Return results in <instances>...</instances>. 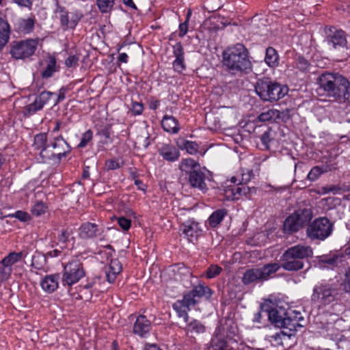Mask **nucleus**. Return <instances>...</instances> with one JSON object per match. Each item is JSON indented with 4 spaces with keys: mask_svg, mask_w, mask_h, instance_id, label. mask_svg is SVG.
I'll list each match as a JSON object with an SVG mask.
<instances>
[{
    "mask_svg": "<svg viewBox=\"0 0 350 350\" xmlns=\"http://www.w3.org/2000/svg\"><path fill=\"white\" fill-rule=\"evenodd\" d=\"M317 82L320 88L334 100L342 103L347 100L350 83L342 75L325 72L318 77Z\"/></svg>",
    "mask_w": 350,
    "mask_h": 350,
    "instance_id": "f257e3e1",
    "label": "nucleus"
},
{
    "mask_svg": "<svg viewBox=\"0 0 350 350\" xmlns=\"http://www.w3.org/2000/svg\"><path fill=\"white\" fill-rule=\"evenodd\" d=\"M310 246L297 245L288 248L280 258V268L288 271H297L304 267V260L312 256Z\"/></svg>",
    "mask_w": 350,
    "mask_h": 350,
    "instance_id": "f03ea898",
    "label": "nucleus"
},
{
    "mask_svg": "<svg viewBox=\"0 0 350 350\" xmlns=\"http://www.w3.org/2000/svg\"><path fill=\"white\" fill-rule=\"evenodd\" d=\"M224 64L229 69L236 71L247 72L252 69L247 50L242 44L229 47L224 52Z\"/></svg>",
    "mask_w": 350,
    "mask_h": 350,
    "instance_id": "7ed1b4c3",
    "label": "nucleus"
},
{
    "mask_svg": "<svg viewBox=\"0 0 350 350\" xmlns=\"http://www.w3.org/2000/svg\"><path fill=\"white\" fill-rule=\"evenodd\" d=\"M255 91L262 100L273 102L283 98L288 93V88L269 79H261L256 83Z\"/></svg>",
    "mask_w": 350,
    "mask_h": 350,
    "instance_id": "20e7f679",
    "label": "nucleus"
},
{
    "mask_svg": "<svg viewBox=\"0 0 350 350\" xmlns=\"http://www.w3.org/2000/svg\"><path fill=\"white\" fill-rule=\"evenodd\" d=\"M338 295V288L334 284L327 282L316 284L311 295L312 302L319 307H323L334 302Z\"/></svg>",
    "mask_w": 350,
    "mask_h": 350,
    "instance_id": "39448f33",
    "label": "nucleus"
},
{
    "mask_svg": "<svg viewBox=\"0 0 350 350\" xmlns=\"http://www.w3.org/2000/svg\"><path fill=\"white\" fill-rule=\"evenodd\" d=\"M280 269L278 262L269 263L260 268L246 270L242 277V282L247 285L253 282L267 280L272 274Z\"/></svg>",
    "mask_w": 350,
    "mask_h": 350,
    "instance_id": "423d86ee",
    "label": "nucleus"
},
{
    "mask_svg": "<svg viewBox=\"0 0 350 350\" xmlns=\"http://www.w3.org/2000/svg\"><path fill=\"white\" fill-rule=\"evenodd\" d=\"M332 223L326 217H319L308 226L306 235L311 240L323 241L332 234Z\"/></svg>",
    "mask_w": 350,
    "mask_h": 350,
    "instance_id": "0eeeda50",
    "label": "nucleus"
},
{
    "mask_svg": "<svg viewBox=\"0 0 350 350\" xmlns=\"http://www.w3.org/2000/svg\"><path fill=\"white\" fill-rule=\"evenodd\" d=\"M234 334V332H231L228 326L219 325L210 342L206 345V349L208 350H232L228 344V340Z\"/></svg>",
    "mask_w": 350,
    "mask_h": 350,
    "instance_id": "6e6552de",
    "label": "nucleus"
},
{
    "mask_svg": "<svg viewBox=\"0 0 350 350\" xmlns=\"http://www.w3.org/2000/svg\"><path fill=\"white\" fill-rule=\"evenodd\" d=\"M70 150V148L66 140L59 136L55 137L49 144V148L43 150L42 159L43 162H46L57 157L59 161L62 157H65Z\"/></svg>",
    "mask_w": 350,
    "mask_h": 350,
    "instance_id": "1a4fd4ad",
    "label": "nucleus"
},
{
    "mask_svg": "<svg viewBox=\"0 0 350 350\" xmlns=\"http://www.w3.org/2000/svg\"><path fill=\"white\" fill-rule=\"evenodd\" d=\"M85 275L82 263L79 260H73L64 267L63 284L71 286L79 281Z\"/></svg>",
    "mask_w": 350,
    "mask_h": 350,
    "instance_id": "9d476101",
    "label": "nucleus"
},
{
    "mask_svg": "<svg viewBox=\"0 0 350 350\" xmlns=\"http://www.w3.org/2000/svg\"><path fill=\"white\" fill-rule=\"evenodd\" d=\"M37 46V40L15 41L11 44L10 53L15 59L27 58L34 53Z\"/></svg>",
    "mask_w": 350,
    "mask_h": 350,
    "instance_id": "9b49d317",
    "label": "nucleus"
},
{
    "mask_svg": "<svg viewBox=\"0 0 350 350\" xmlns=\"http://www.w3.org/2000/svg\"><path fill=\"white\" fill-rule=\"evenodd\" d=\"M325 31L326 42L332 49L336 51L347 49V40L345 31L334 27H326Z\"/></svg>",
    "mask_w": 350,
    "mask_h": 350,
    "instance_id": "f8f14e48",
    "label": "nucleus"
},
{
    "mask_svg": "<svg viewBox=\"0 0 350 350\" xmlns=\"http://www.w3.org/2000/svg\"><path fill=\"white\" fill-rule=\"evenodd\" d=\"M230 181L234 184L237 183V185L233 186H228L224 189L223 194L226 200H239L241 196L243 195H246L249 191L250 188L247 186L245 185L239 186L240 181L238 180L236 177H232Z\"/></svg>",
    "mask_w": 350,
    "mask_h": 350,
    "instance_id": "ddd939ff",
    "label": "nucleus"
},
{
    "mask_svg": "<svg viewBox=\"0 0 350 350\" xmlns=\"http://www.w3.org/2000/svg\"><path fill=\"white\" fill-rule=\"evenodd\" d=\"M188 182L193 188H196L202 192L207 191L205 183V174L200 170H193L188 174Z\"/></svg>",
    "mask_w": 350,
    "mask_h": 350,
    "instance_id": "4468645a",
    "label": "nucleus"
},
{
    "mask_svg": "<svg viewBox=\"0 0 350 350\" xmlns=\"http://www.w3.org/2000/svg\"><path fill=\"white\" fill-rule=\"evenodd\" d=\"M53 93L51 92H42L36 98L33 103L28 105L25 107V111L31 115L38 111L42 109L45 104L48 103Z\"/></svg>",
    "mask_w": 350,
    "mask_h": 350,
    "instance_id": "2eb2a0df",
    "label": "nucleus"
},
{
    "mask_svg": "<svg viewBox=\"0 0 350 350\" xmlns=\"http://www.w3.org/2000/svg\"><path fill=\"white\" fill-rule=\"evenodd\" d=\"M183 234L189 241H193L198 239L201 233L199 224L193 221H188L180 227Z\"/></svg>",
    "mask_w": 350,
    "mask_h": 350,
    "instance_id": "dca6fc26",
    "label": "nucleus"
},
{
    "mask_svg": "<svg viewBox=\"0 0 350 350\" xmlns=\"http://www.w3.org/2000/svg\"><path fill=\"white\" fill-rule=\"evenodd\" d=\"M81 17L82 14L77 12L68 13L63 10L60 12L61 24L66 28H74Z\"/></svg>",
    "mask_w": 350,
    "mask_h": 350,
    "instance_id": "f3484780",
    "label": "nucleus"
},
{
    "mask_svg": "<svg viewBox=\"0 0 350 350\" xmlns=\"http://www.w3.org/2000/svg\"><path fill=\"white\" fill-rule=\"evenodd\" d=\"M159 153L164 159L168 161H176L180 157L178 150L175 146L170 144H163L161 147L159 148Z\"/></svg>",
    "mask_w": 350,
    "mask_h": 350,
    "instance_id": "a211bd4d",
    "label": "nucleus"
},
{
    "mask_svg": "<svg viewBox=\"0 0 350 350\" xmlns=\"http://www.w3.org/2000/svg\"><path fill=\"white\" fill-rule=\"evenodd\" d=\"M122 270V265L118 260L113 259L111 260L109 265L105 268V272L107 280L109 283H113L118 273Z\"/></svg>",
    "mask_w": 350,
    "mask_h": 350,
    "instance_id": "6ab92c4d",
    "label": "nucleus"
},
{
    "mask_svg": "<svg viewBox=\"0 0 350 350\" xmlns=\"http://www.w3.org/2000/svg\"><path fill=\"white\" fill-rule=\"evenodd\" d=\"M59 274H52L46 275L41 281L40 285L42 288L47 293H53L55 291L59 285Z\"/></svg>",
    "mask_w": 350,
    "mask_h": 350,
    "instance_id": "aec40b11",
    "label": "nucleus"
},
{
    "mask_svg": "<svg viewBox=\"0 0 350 350\" xmlns=\"http://www.w3.org/2000/svg\"><path fill=\"white\" fill-rule=\"evenodd\" d=\"M293 214L297 217L303 226L308 223L313 217L312 207L310 205L299 207L298 209L295 210Z\"/></svg>",
    "mask_w": 350,
    "mask_h": 350,
    "instance_id": "412c9836",
    "label": "nucleus"
},
{
    "mask_svg": "<svg viewBox=\"0 0 350 350\" xmlns=\"http://www.w3.org/2000/svg\"><path fill=\"white\" fill-rule=\"evenodd\" d=\"M34 26V21L31 18H18L14 23V29L20 33H29Z\"/></svg>",
    "mask_w": 350,
    "mask_h": 350,
    "instance_id": "4be33fe9",
    "label": "nucleus"
},
{
    "mask_svg": "<svg viewBox=\"0 0 350 350\" xmlns=\"http://www.w3.org/2000/svg\"><path fill=\"white\" fill-rule=\"evenodd\" d=\"M150 329V323L144 316H139L134 325L133 332L140 336H143Z\"/></svg>",
    "mask_w": 350,
    "mask_h": 350,
    "instance_id": "5701e85b",
    "label": "nucleus"
},
{
    "mask_svg": "<svg viewBox=\"0 0 350 350\" xmlns=\"http://www.w3.org/2000/svg\"><path fill=\"white\" fill-rule=\"evenodd\" d=\"M161 124L163 129L168 133H177L180 130L178 120L172 116H164Z\"/></svg>",
    "mask_w": 350,
    "mask_h": 350,
    "instance_id": "b1692460",
    "label": "nucleus"
},
{
    "mask_svg": "<svg viewBox=\"0 0 350 350\" xmlns=\"http://www.w3.org/2000/svg\"><path fill=\"white\" fill-rule=\"evenodd\" d=\"M283 227L284 231L285 232L291 233L297 232L304 226L301 224L297 217H295V215L292 213L285 219Z\"/></svg>",
    "mask_w": 350,
    "mask_h": 350,
    "instance_id": "393cba45",
    "label": "nucleus"
},
{
    "mask_svg": "<svg viewBox=\"0 0 350 350\" xmlns=\"http://www.w3.org/2000/svg\"><path fill=\"white\" fill-rule=\"evenodd\" d=\"M28 254V252L25 250H23L20 252H10L8 256L3 258L1 263L2 265H7L10 267L18 262L23 258H25Z\"/></svg>",
    "mask_w": 350,
    "mask_h": 350,
    "instance_id": "a878e982",
    "label": "nucleus"
},
{
    "mask_svg": "<svg viewBox=\"0 0 350 350\" xmlns=\"http://www.w3.org/2000/svg\"><path fill=\"white\" fill-rule=\"evenodd\" d=\"M98 228L96 224L87 222L80 228L79 235L83 239L93 238L96 236Z\"/></svg>",
    "mask_w": 350,
    "mask_h": 350,
    "instance_id": "bb28decb",
    "label": "nucleus"
},
{
    "mask_svg": "<svg viewBox=\"0 0 350 350\" xmlns=\"http://www.w3.org/2000/svg\"><path fill=\"white\" fill-rule=\"evenodd\" d=\"M10 33L9 24L0 18V50L8 43Z\"/></svg>",
    "mask_w": 350,
    "mask_h": 350,
    "instance_id": "cd10ccee",
    "label": "nucleus"
},
{
    "mask_svg": "<svg viewBox=\"0 0 350 350\" xmlns=\"http://www.w3.org/2000/svg\"><path fill=\"white\" fill-rule=\"evenodd\" d=\"M297 326H300L298 321L292 319L288 313H286V317H282L280 324H278V327L288 329L290 332L296 331Z\"/></svg>",
    "mask_w": 350,
    "mask_h": 350,
    "instance_id": "c85d7f7f",
    "label": "nucleus"
},
{
    "mask_svg": "<svg viewBox=\"0 0 350 350\" xmlns=\"http://www.w3.org/2000/svg\"><path fill=\"white\" fill-rule=\"evenodd\" d=\"M265 62L271 68L276 67L279 64V56L275 49L268 47L266 50Z\"/></svg>",
    "mask_w": 350,
    "mask_h": 350,
    "instance_id": "c756f323",
    "label": "nucleus"
},
{
    "mask_svg": "<svg viewBox=\"0 0 350 350\" xmlns=\"http://www.w3.org/2000/svg\"><path fill=\"white\" fill-rule=\"evenodd\" d=\"M49 144L47 143V136L46 133H39L35 135L33 147L40 151V155L42 157L43 150L49 148Z\"/></svg>",
    "mask_w": 350,
    "mask_h": 350,
    "instance_id": "7c9ffc66",
    "label": "nucleus"
},
{
    "mask_svg": "<svg viewBox=\"0 0 350 350\" xmlns=\"http://www.w3.org/2000/svg\"><path fill=\"white\" fill-rule=\"evenodd\" d=\"M227 215V211L224 208L218 209L214 211L208 218V224L210 226L217 227Z\"/></svg>",
    "mask_w": 350,
    "mask_h": 350,
    "instance_id": "2f4dec72",
    "label": "nucleus"
},
{
    "mask_svg": "<svg viewBox=\"0 0 350 350\" xmlns=\"http://www.w3.org/2000/svg\"><path fill=\"white\" fill-rule=\"evenodd\" d=\"M333 168V167L328 165H325L322 167L315 166L312 167L308 173V178L311 181H314L320 176V175L331 171Z\"/></svg>",
    "mask_w": 350,
    "mask_h": 350,
    "instance_id": "473e14b6",
    "label": "nucleus"
},
{
    "mask_svg": "<svg viewBox=\"0 0 350 350\" xmlns=\"http://www.w3.org/2000/svg\"><path fill=\"white\" fill-rule=\"evenodd\" d=\"M173 308L176 310L178 317L183 318L185 323L188 322V311L190 310L189 307L183 304V302L177 301L173 304Z\"/></svg>",
    "mask_w": 350,
    "mask_h": 350,
    "instance_id": "72a5a7b5",
    "label": "nucleus"
},
{
    "mask_svg": "<svg viewBox=\"0 0 350 350\" xmlns=\"http://www.w3.org/2000/svg\"><path fill=\"white\" fill-rule=\"evenodd\" d=\"M185 330L187 332L202 334L205 332L206 327L201 322L195 319L187 324Z\"/></svg>",
    "mask_w": 350,
    "mask_h": 350,
    "instance_id": "f704fd0d",
    "label": "nucleus"
},
{
    "mask_svg": "<svg viewBox=\"0 0 350 350\" xmlns=\"http://www.w3.org/2000/svg\"><path fill=\"white\" fill-rule=\"evenodd\" d=\"M199 166L200 165L197 161L193 159L189 158L182 160L179 168L181 171L185 172L189 174L190 171L197 170L196 167Z\"/></svg>",
    "mask_w": 350,
    "mask_h": 350,
    "instance_id": "c9c22d12",
    "label": "nucleus"
},
{
    "mask_svg": "<svg viewBox=\"0 0 350 350\" xmlns=\"http://www.w3.org/2000/svg\"><path fill=\"white\" fill-rule=\"evenodd\" d=\"M99 11L103 14L110 13L115 5V0H96Z\"/></svg>",
    "mask_w": 350,
    "mask_h": 350,
    "instance_id": "e433bc0d",
    "label": "nucleus"
},
{
    "mask_svg": "<svg viewBox=\"0 0 350 350\" xmlns=\"http://www.w3.org/2000/svg\"><path fill=\"white\" fill-rule=\"evenodd\" d=\"M46 257L40 252H36L31 259V266L36 269H42L46 265Z\"/></svg>",
    "mask_w": 350,
    "mask_h": 350,
    "instance_id": "4c0bfd02",
    "label": "nucleus"
},
{
    "mask_svg": "<svg viewBox=\"0 0 350 350\" xmlns=\"http://www.w3.org/2000/svg\"><path fill=\"white\" fill-rule=\"evenodd\" d=\"M191 293L195 295L196 298H200L203 296H208L210 297L211 295V289L206 286L203 285H198L193 288L192 291H191Z\"/></svg>",
    "mask_w": 350,
    "mask_h": 350,
    "instance_id": "58836bf2",
    "label": "nucleus"
},
{
    "mask_svg": "<svg viewBox=\"0 0 350 350\" xmlns=\"http://www.w3.org/2000/svg\"><path fill=\"white\" fill-rule=\"evenodd\" d=\"M56 71V60L53 57H49L48 64L45 70L42 72V76L44 78H49Z\"/></svg>",
    "mask_w": 350,
    "mask_h": 350,
    "instance_id": "ea45409f",
    "label": "nucleus"
},
{
    "mask_svg": "<svg viewBox=\"0 0 350 350\" xmlns=\"http://www.w3.org/2000/svg\"><path fill=\"white\" fill-rule=\"evenodd\" d=\"M279 116V111L275 109H269L259 115L258 119L261 122H268L275 119Z\"/></svg>",
    "mask_w": 350,
    "mask_h": 350,
    "instance_id": "a19ab883",
    "label": "nucleus"
},
{
    "mask_svg": "<svg viewBox=\"0 0 350 350\" xmlns=\"http://www.w3.org/2000/svg\"><path fill=\"white\" fill-rule=\"evenodd\" d=\"M180 147L190 154L196 153L198 149V145L196 142L189 141H184Z\"/></svg>",
    "mask_w": 350,
    "mask_h": 350,
    "instance_id": "79ce46f5",
    "label": "nucleus"
},
{
    "mask_svg": "<svg viewBox=\"0 0 350 350\" xmlns=\"http://www.w3.org/2000/svg\"><path fill=\"white\" fill-rule=\"evenodd\" d=\"M180 302H183L187 307H190L191 306H194L198 302L195 295L191 293V291L187 293L184 295V297L182 300H179Z\"/></svg>",
    "mask_w": 350,
    "mask_h": 350,
    "instance_id": "37998d69",
    "label": "nucleus"
},
{
    "mask_svg": "<svg viewBox=\"0 0 350 350\" xmlns=\"http://www.w3.org/2000/svg\"><path fill=\"white\" fill-rule=\"evenodd\" d=\"M92 131L91 130H88L83 134L81 142L78 145V147L81 148L85 147L88 145V144L92 139Z\"/></svg>",
    "mask_w": 350,
    "mask_h": 350,
    "instance_id": "c03bdc74",
    "label": "nucleus"
},
{
    "mask_svg": "<svg viewBox=\"0 0 350 350\" xmlns=\"http://www.w3.org/2000/svg\"><path fill=\"white\" fill-rule=\"evenodd\" d=\"M344 277L345 278L342 284L343 291L350 296V267L345 271Z\"/></svg>",
    "mask_w": 350,
    "mask_h": 350,
    "instance_id": "a18cd8bd",
    "label": "nucleus"
},
{
    "mask_svg": "<svg viewBox=\"0 0 350 350\" xmlns=\"http://www.w3.org/2000/svg\"><path fill=\"white\" fill-rule=\"evenodd\" d=\"M46 206L42 202H38L31 208V213L35 216H40L45 213Z\"/></svg>",
    "mask_w": 350,
    "mask_h": 350,
    "instance_id": "49530a36",
    "label": "nucleus"
},
{
    "mask_svg": "<svg viewBox=\"0 0 350 350\" xmlns=\"http://www.w3.org/2000/svg\"><path fill=\"white\" fill-rule=\"evenodd\" d=\"M268 318L270 321L278 327V324H280L282 317L278 314V312L275 309H271L268 312Z\"/></svg>",
    "mask_w": 350,
    "mask_h": 350,
    "instance_id": "de8ad7c7",
    "label": "nucleus"
},
{
    "mask_svg": "<svg viewBox=\"0 0 350 350\" xmlns=\"http://www.w3.org/2000/svg\"><path fill=\"white\" fill-rule=\"evenodd\" d=\"M222 271L221 267L216 265H212L209 267V268L206 271V276L208 278H213L218 275L221 271Z\"/></svg>",
    "mask_w": 350,
    "mask_h": 350,
    "instance_id": "09e8293b",
    "label": "nucleus"
},
{
    "mask_svg": "<svg viewBox=\"0 0 350 350\" xmlns=\"http://www.w3.org/2000/svg\"><path fill=\"white\" fill-rule=\"evenodd\" d=\"M12 272V267L7 265H2L0 268V280L1 281L7 280L11 275Z\"/></svg>",
    "mask_w": 350,
    "mask_h": 350,
    "instance_id": "8fccbe9b",
    "label": "nucleus"
},
{
    "mask_svg": "<svg viewBox=\"0 0 350 350\" xmlns=\"http://www.w3.org/2000/svg\"><path fill=\"white\" fill-rule=\"evenodd\" d=\"M121 167L118 159H113L107 160L105 164V167L107 170H114L119 169Z\"/></svg>",
    "mask_w": 350,
    "mask_h": 350,
    "instance_id": "3c124183",
    "label": "nucleus"
},
{
    "mask_svg": "<svg viewBox=\"0 0 350 350\" xmlns=\"http://www.w3.org/2000/svg\"><path fill=\"white\" fill-rule=\"evenodd\" d=\"M173 66L177 72H182L185 68V64H184V57H176V59L173 62Z\"/></svg>",
    "mask_w": 350,
    "mask_h": 350,
    "instance_id": "603ef678",
    "label": "nucleus"
},
{
    "mask_svg": "<svg viewBox=\"0 0 350 350\" xmlns=\"http://www.w3.org/2000/svg\"><path fill=\"white\" fill-rule=\"evenodd\" d=\"M271 131L270 129H267L263 133L260 137L261 142L266 148H269V144L271 142Z\"/></svg>",
    "mask_w": 350,
    "mask_h": 350,
    "instance_id": "864d4df0",
    "label": "nucleus"
},
{
    "mask_svg": "<svg viewBox=\"0 0 350 350\" xmlns=\"http://www.w3.org/2000/svg\"><path fill=\"white\" fill-rule=\"evenodd\" d=\"M79 57L76 55H70L65 60V64L68 68L75 67L78 64Z\"/></svg>",
    "mask_w": 350,
    "mask_h": 350,
    "instance_id": "5fc2aeb1",
    "label": "nucleus"
},
{
    "mask_svg": "<svg viewBox=\"0 0 350 350\" xmlns=\"http://www.w3.org/2000/svg\"><path fill=\"white\" fill-rule=\"evenodd\" d=\"M118 223L122 230H127L131 227V221L129 219L120 217L118 219Z\"/></svg>",
    "mask_w": 350,
    "mask_h": 350,
    "instance_id": "6e6d98bb",
    "label": "nucleus"
},
{
    "mask_svg": "<svg viewBox=\"0 0 350 350\" xmlns=\"http://www.w3.org/2000/svg\"><path fill=\"white\" fill-rule=\"evenodd\" d=\"M173 53L176 57H184L183 48L180 42H177L173 46Z\"/></svg>",
    "mask_w": 350,
    "mask_h": 350,
    "instance_id": "4d7b16f0",
    "label": "nucleus"
},
{
    "mask_svg": "<svg viewBox=\"0 0 350 350\" xmlns=\"http://www.w3.org/2000/svg\"><path fill=\"white\" fill-rule=\"evenodd\" d=\"M308 66L309 63L304 57H299L297 59V66L300 70L305 71L308 68Z\"/></svg>",
    "mask_w": 350,
    "mask_h": 350,
    "instance_id": "13d9d810",
    "label": "nucleus"
},
{
    "mask_svg": "<svg viewBox=\"0 0 350 350\" xmlns=\"http://www.w3.org/2000/svg\"><path fill=\"white\" fill-rule=\"evenodd\" d=\"M338 260H339V258L338 256H333V257H327L326 256L323 259L322 261L329 266L334 267V266H337Z\"/></svg>",
    "mask_w": 350,
    "mask_h": 350,
    "instance_id": "bf43d9fd",
    "label": "nucleus"
},
{
    "mask_svg": "<svg viewBox=\"0 0 350 350\" xmlns=\"http://www.w3.org/2000/svg\"><path fill=\"white\" fill-rule=\"evenodd\" d=\"M14 216L22 221H27L30 219L27 213L21 211H16Z\"/></svg>",
    "mask_w": 350,
    "mask_h": 350,
    "instance_id": "052dcab7",
    "label": "nucleus"
},
{
    "mask_svg": "<svg viewBox=\"0 0 350 350\" xmlns=\"http://www.w3.org/2000/svg\"><path fill=\"white\" fill-rule=\"evenodd\" d=\"M139 144H142V146L144 148H148L150 145L149 137L147 133L142 135L141 137L137 138Z\"/></svg>",
    "mask_w": 350,
    "mask_h": 350,
    "instance_id": "680f3d73",
    "label": "nucleus"
},
{
    "mask_svg": "<svg viewBox=\"0 0 350 350\" xmlns=\"http://www.w3.org/2000/svg\"><path fill=\"white\" fill-rule=\"evenodd\" d=\"M144 109L143 105L139 103H133L132 105V112L135 115H139L142 113Z\"/></svg>",
    "mask_w": 350,
    "mask_h": 350,
    "instance_id": "e2e57ef3",
    "label": "nucleus"
},
{
    "mask_svg": "<svg viewBox=\"0 0 350 350\" xmlns=\"http://www.w3.org/2000/svg\"><path fill=\"white\" fill-rule=\"evenodd\" d=\"M188 31V18H186L185 21L180 23L179 25V36L183 37Z\"/></svg>",
    "mask_w": 350,
    "mask_h": 350,
    "instance_id": "0e129e2a",
    "label": "nucleus"
},
{
    "mask_svg": "<svg viewBox=\"0 0 350 350\" xmlns=\"http://www.w3.org/2000/svg\"><path fill=\"white\" fill-rule=\"evenodd\" d=\"M69 234H68L66 230H62L61 234L58 237V240L60 242L66 243L68 239Z\"/></svg>",
    "mask_w": 350,
    "mask_h": 350,
    "instance_id": "69168bd1",
    "label": "nucleus"
},
{
    "mask_svg": "<svg viewBox=\"0 0 350 350\" xmlns=\"http://www.w3.org/2000/svg\"><path fill=\"white\" fill-rule=\"evenodd\" d=\"M14 3L21 6L27 7L31 4V0H13Z\"/></svg>",
    "mask_w": 350,
    "mask_h": 350,
    "instance_id": "338daca9",
    "label": "nucleus"
},
{
    "mask_svg": "<svg viewBox=\"0 0 350 350\" xmlns=\"http://www.w3.org/2000/svg\"><path fill=\"white\" fill-rule=\"evenodd\" d=\"M118 62L122 63H127L128 62V55L126 53H120L118 56Z\"/></svg>",
    "mask_w": 350,
    "mask_h": 350,
    "instance_id": "774afa93",
    "label": "nucleus"
}]
</instances>
